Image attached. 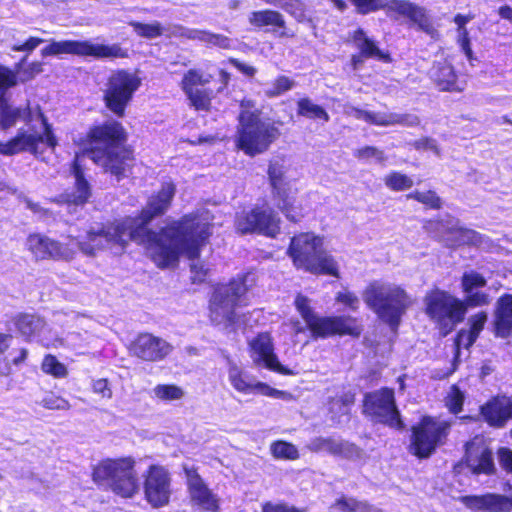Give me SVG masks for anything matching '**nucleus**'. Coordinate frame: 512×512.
Here are the masks:
<instances>
[{
  "mask_svg": "<svg viewBox=\"0 0 512 512\" xmlns=\"http://www.w3.org/2000/svg\"><path fill=\"white\" fill-rule=\"evenodd\" d=\"M210 78L211 75L204 77L200 70L193 68L184 73L180 82V87L189 100L190 106L197 111L208 112L211 110L213 91L208 88H197L207 85Z\"/></svg>",
  "mask_w": 512,
  "mask_h": 512,
  "instance_id": "b1692460",
  "label": "nucleus"
},
{
  "mask_svg": "<svg viewBox=\"0 0 512 512\" xmlns=\"http://www.w3.org/2000/svg\"><path fill=\"white\" fill-rule=\"evenodd\" d=\"M41 370L54 378H65L68 375L67 367L53 354H46L41 363Z\"/></svg>",
  "mask_w": 512,
  "mask_h": 512,
  "instance_id": "c03bdc74",
  "label": "nucleus"
},
{
  "mask_svg": "<svg viewBox=\"0 0 512 512\" xmlns=\"http://www.w3.org/2000/svg\"><path fill=\"white\" fill-rule=\"evenodd\" d=\"M43 57L74 55L79 57H92L94 59L127 58L128 50L119 43L112 45L95 44L90 40H62L51 41L41 50Z\"/></svg>",
  "mask_w": 512,
  "mask_h": 512,
  "instance_id": "dca6fc26",
  "label": "nucleus"
},
{
  "mask_svg": "<svg viewBox=\"0 0 512 512\" xmlns=\"http://www.w3.org/2000/svg\"><path fill=\"white\" fill-rule=\"evenodd\" d=\"M44 40L40 37L31 36L23 43L14 44L11 49L14 52L30 53L36 49Z\"/></svg>",
  "mask_w": 512,
  "mask_h": 512,
  "instance_id": "13d9d810",
  "label": "nucleus"
},
{
  "mask_svg": "<svg viewBox=\"0 0 512 512\" xmlns=\"http://www.w3.org/2000/svg\"><path fill=\"white\" fill-rule=\"evenodd\" d=\"M13 323L26 340H30L39 334L45 326L43 317L35 313L26 312L16 314L13 317Z\"/></svg>",
  "mask_w": 512,
  "mask_h": 512,
  "instance_id": "f704fd0d",
  "label": "nucleus"
},
{
  "mask_svg": "<svg viewBox=\"0 0 512 512\" xmlns=\"http://www.w3.org/2000/svg\"><path fill=\"white\" fill-rule=\"evenodd\" d=\"M295 307L315 340L345 336L358 339L363 334L364 326L359 317L347 314L319 315L310 306L309 299L302 295L296 297Z\"/></svg>",
  "mask_w": 512,
  "mask_h": 512,
  "instance_id": "39448f33",
  "label": "nucleus"
},
{
  "mask_svg": "<svg viewBox=\"0 0 512 512\" xmlns=\"http://www.w3.org/2000/svg\"><path fill=\"white\" fill-rule=\"evenodd\" d=\"M334 506L339 509L341 512H373V505L369 504L366 501H359L355 498H347L345 496H341L336 499Z\"/></svg>",
  "mask_w": 512,
  "mask_h": 512,
  "instance_id": "37998d69",
  "label": "nucleus"
},
{
  "mask_svg": "<svg viewBox=\"0 0 512 512\" xmlns=\"http://www.w3.org/2000/svg\"><path fill=\"white\" fill-rule=\"evenodd\" d=\"M465 394L457 384L450 386L447 395L444 398L445 407L449 413L458 415L463 411Z\"/></svg>",
  "mask_w": 512,
  "mask_h": 512,
  "instance_id": "79ce46f5",
  "label": "nucleus"
},
{
  "mask_svg": "<svg viewBox=\"0 0 512 512\" xmlns=\"http://www.w3.org/2000/svg\"><path fill=\"white\" fill-rule=\"evenodd\" d=\"M262 512H306L305 509L286 502H265L261 506Z\"/></svg>",
  "mask_w": 512,
  "mask_h": 512,
  "instance_id": "5fc2aeb1",
  "label": "nucleus"
},
{
  "mask_svg": "<svg viewBox=\"0 0 512 512\" xmlns=\"http://www.w3.org/2000/svg\"><path fill=\"white\" fill-rule=\"evenodd\" d=\"M335 300L353 311H356L359 308V298L353 292H338L335 296Z\"/></svg>",
  "mask_w": 512,
  "mask_h": 512,
  "instance_id": "6e6d98bb",
  "label": "nucleus"
},
{
  "mask_svg": "<svg viewBox=\"0 0 512 512\" xmlns=\"http://www.w3.org/2000/svg\"><path fill=\"white\" fill-rule=\"evenodd\" d=\"M154 393L162 401L180 400L184 396L183 389L175 384H158L154 387Z\"/></svg>",
  "mask_w": 512,
  "mask_h": 512,
  "instance_id": "de8ad7c7",
  "label": "nucleus"
},
{
  "mask_svg": "<svg viewBox=\"0 0 512 512\" xmlns=\"http://www.w3.org/2000/svg\"><path fill=\"white\" fill-rule=\"evenodd\" d=\"M442 225V219H428L424 222L423 229L427 234L431 235L435 240L440 242L444 241V238L438 235V230Z\"/></svg>",
  "mask_w": 512,
  "mask_h": 512,
  "instance_id": "680f3d73",
  "label": "nucleus"
},
{
  "mask_svg": "<svg viewBox=\"0 0 512 512\" xmlns=\"http://www.w3.org/2000/svg\"><path fill=\"white\" fill-rule=\"evenodd\" d=\"M205 41L222 49H229L231 47V39L222 34L207 33Z\"/></svg>",
  "mask_w": 512,
  "mask_h": 512,
  "instance_id": "e2e57ef3",
  "label": "nucleus"
},
{
  "mask_svg": "<svg viewBox=\"0 0 512 512\" xmlns=\"http://www.w3.org/2000/svg\"><path fill=\"white\" fill-rule=\"evenodd\" d=\"M487 285L486 278L475 270L465 271L460 279L461 290L465 297L462 299L467 308L487 306L491 302L488 293L481 291Z\"/></svg>",
  "mask_w": 512,
  "mask_h": 512,
  "instance_id": "cd10ccee",
  "label": "nucleus"
},
{
  "mask_svg": "<svg viewBox=\"0 0 512 512\" xmlns=\"http://www.w3.org/2000/svg\"><path fill=\"white\" fill-rule=\"evenodd\" d=\"M384 184L389 190L400 192L411 189L414 182L412 178L405 173L391 171L384 177Z\"/></svg>",
  "mask_w": 512,
  "mask_h": 512,
  "instance_id": "a19ab883",
  "label": "nucleus"
},
{
  "mask_svg": "<svg viewBox=\"0 0 512 512\" xmlns=\"http://www.w3.org/2000/svg\"><path fill=\"white\" fill-rule=\"evenodd\" d=\"M408 451L420 460L429 459L437 450L446 445L451 432V422L423 415L411 426Z\"/></svg>",
  "mask_w": 512,
  "mask_h": 512,
  "instance_id": "9b49d317",
  "label": "nucleus"
},
{
  "mask_svg": "<svg viewBox=\"0 0 512 512\" xmlns=\"http://www.w3.org/2000/svg\"><path fill=\"white\" fill-rule=\"evenodd\" d=\"M296 106V113L300 117L322 120L323 122L330 120L328 112L321 105L313 103L308 97L299 98L296 102Z\"/></svg>",
  "mask_w": 512,
  "mask_h": 512,
  "instance_id": "4c0bfd02",
  "label": "nucleus"
},
{
  "mask_svg": "<svg viewBox=\"0 0 512 512\" xmlns=\"http://www.w3.org/2000/svg\"><path fill=\"white\" fill-rule=\"evenodd\" d=\"M382 154L376 147L364 146L356 150L355 156L358 159H368Z\"/></svg>",
  "mask_w": 512,
  "mask_h": 512,
  "instance_id": "774afa93",
  "label": "nucleus"
},
{
  "mask_svg": "<svg viewBox=\"0 0 512 512\" xmlns=\"http://www.w3.org/2000/svg\"><path fill=\"white\" fill-rule=\"evenodd\" d=\"M248 350L254 364H263L265 368L289 375L291 371L283 366L274 352L273 337L269 331L258 332L249 342Z\"/></svg>",
  "mask_w": 512,
  "mask_h": 512,
  "instance_id": "a878e982",
  "label": "nucleus"
},
{
  "mask_svg": "<svg viewBox=\"0 0 512 512\" xmlns=\"http://www.w3.org/2000/svg\"><path fill=\"white\" fill-rule=\"evenodd\" d=\"M323 244V237L313 232H300L290 239L286 253L297 270L339 279L338 262Z\"/></svg>",
  "mask_w": 512,
  "mask_h": 512,
  "instance_id": "20e7f679",
  "label": "nucleus"
},
{
  "mask_svg": "<svg viewBox=\"0 0 512 512\" xmlns=\"http://www.w3.org/2000/svg\"><path fill=\"white\" fill-rule=\"evenodd\" d=\"M475 18V14L469 12L468 14L458 13L454 15L453 22L456 25L457 33H466L469 32L466 25Z\"/></svg>",
  "mask_w": 512,
  "mask_h": 512,
  "instance_id": "0e129e2a",
  "label": "nucleus"
},
{
  "mask_svg": "<svg viewBox=\"0 0 512 512\" xmlns=\"http://www.w3.org/2000/svg\"><path fill=\"white\" fill-rule=\"evenodd\" d=\"M479 413L484 421L493 428H503L510 420L508 398L494 396L479 408Z\"/></svg>",
  "mask_w": 512,
  "mask_h": 512,
  "instance_id": "c85d7f7f",
  "label": "nucleus"
},
{
  "mask_svg": "<svg viewBox=\"0 0 512 512\" xmlns=\"http://www.w3.org/2000/svg\"><path fill=\"white\" fill-rule=\"evenodd\" d=\"M228 379L234 390L241 394L260 393L268 397L283 400L292 398V395L289 392L273 388L265 382H254L252 376L236 365H232L229 368Z\"/></svg>",
  "mask_w": 512,
  "mask_h": 512,
  "instance_id": "bb28decb",
  "label": "nucleus"
},
{
  "mask_svg": "<svg viewBox=\"0 0 512 512\" xmlns=\"http://www.w3.org/2000/svg\"><path fill=\"white\" fill-rule=\"evenodd\" d=\"M431 79L441 92H462L464 87L458 83L454 67L447 61L437 62L433 66Z\"/></svg>",
  "mask_w": 512,
  "mask_h": 512,
  "instance_id": "2f4dec72",
  "label": "nucleus"
},
{
  "mask_svg": "<svg viewBox=\"0 0 512 512\" xmlns=\"http://www.w3.org/2000/svg\"><path fill=\"white\" fill-rule=\"evenodd\" d=\"M423 303L424 313L443 337L452 333L464 321L468 311L461 298L440 288L427 291Z\"/></svg>",
  "mask_w": 512,
  "mask_h": 512,
  "instance_id": "1a4fd4ad",
  "label": "nucleus"
},
{
  "mask_svg": "<svg viewBox=\"0 0 512 512\" xmlns=\"http://www.w3.org/2000/svg\"><path fill=\"white\" fill-rule=\"evenodd\" d=\"M493 326L496 336L507 338L511 335L512 294L504 293L497 299Z\"/></svg>",
  "mask_w": 512,
  "mask_h": 512,
  "instance_id": "c756f323",
  "label": "nucleus"
},
{
  "mask_svg": "<svg viewBox=\"0 0 512 512\" xmlns=\"http://www.w3.org/2000/svg\"><path fill=\"white\" fill-rule=\"evenodd\" d=\"M187 491L191 502L208 512H218L220 509L217 496L209 489L195 466L183 465Z\"/></svg>",
  "mask_w": 512,
  "mask_h": 512,
  "instance_id": "393cba45",
  "label": "nucleus"
},
{
  "mask_svg": "<svg viewBox=\"0 0 512 512\" xmlns=\"http://www.w3.org/2000/svg\"><path fill=\"white\" fill-rule=\"evenodd\" d=\"M129 242H135V239L126 220L121 218L101 223L97 229L90 228L77 246L86 256H95L98 251L108 247L125 249Z\"/></svg>",
  "mask_w": 512,
  "mask_h": 512,
  "instance_id": "4468645a",
  "label": "nucleus"
},
{
  "mask_svg": "<svg viewBox=\"0 0 512 512\" xmlns=\"http://www.w3.org/2000/svg\"><path fill=\"white\" fill-rule=\"evenodd\" d=\"M272 455L277 459L296 460L299 452L296 446L290 442L278 440L271 445Z\"/></svg>",
  "mask_w": 512,
  "mask_h": 512,
  "instance_id": "a18cd8bd",
  "label": "nucleus"
},
{
  "mask_svg": "<svg viewBox=\"0 0 512 512\" xmlns=\"http://www.w3.org/2000/svg\"><path fill=\"white\" fill-rule=\"evenodd\" d=\"M234 227L240 235L257 234L276 239L281 233V219L271 207L254 205L236 214Z\"/></svg>",
  "mask_w": 512,
  "mask_h": 512,
  "instance_id": "f3484780",
  "label": "nucleus"
},
{
  "mask_svg": "<svg viewBox=\"0 0 512 512\" xmlns=\"http://www.w3.org/2000/svg\"><path fill=\"white\" fill-rule=\"evenodd\" d=\"M171 475L168 469L160 464H151L143 475V491L145 500L153 508L167 506L170 502Z\"/></svg>",
  "mask_w": 512,
  "mask_h": 512,
  "instance_id": "aec40b11",
  "label": "nucleus"
},
{
  "mask_svg": "<svg viewBox=\"0 0 512 512\" xmlns=\"http://www.w3.org/2000/svg\"><path fill=\"white\" fill-rule=\"evenodd\" d=\"M176 193L175 184L165 182L134 216L124 219L130 227L135 243L143 246L150 259L159 269L178 265L182 255L189 260L198 259L202 249L212 235L211 225L201 220L196 213H187L160 227L157 231L149 224L164 215L172 204Z\"/></svg>",
  "mask_w": 512,
  "mask_h": 512,
  "instance_id": "f257e3e1",
  "label": "nucleus"
},
{
  "mask_svg": "<svg viewBox=\"0 0 512 512\" xmlns=\"http://www.w3.org/2000/svg\"><path fill=\"white\" fill-rule=\"evenodd\" d=\"M497 456L500 466L507 473L512 474V449L508 447H499Z\"/></svg>",
  "mask_w": 512,
  "mask_h": 512,
  "instance_id": "4d7b16f0",
  "label": "nucleus"
},
{
  "mask_svg": "<svg viewBox=\"0 0 512 512\" xmlns=\"http://www.w3.org/2000/svg\"><path fill=\"white\" fill-rule=\"evenodd\" d=\"M488 320V315L485 311H479L468 319V329H466L471 335L479 338L483 331L485 324Z\"/></svg>",
  "mask_w": 512,
  "mask_h": 512,
  "instance_id": "3c124183",
  "label": "nucleus"
},
{
  "mask_svg": "<svg viewBox=\"0 0 512 512\" xmlns=\"http://www.w3.org/2000/svg\"><path fill=\"white\" fill-rule=\"evenodd\" d=\"M312 449L316 452H327L334 456H342L347 451L346 444L332 437H318L312 442Z\"/></svg>",
  "mask_w": 512,
  "mask_h": 512,
  "instance_id": "ea45409f",
  "label": "nucleus"
},
{
  "mask_svg": "<svg viewBox=\"0 0 512 512\" xmlns=\"http://www.w3.org/2000/svg\"><path fill=\"white\" fill-rule=\"evenodd\" d=\"M457 44L459 45L461 51L465 54L466 58L469 61L474 59L469 32L459 33L457 35Z\"/></svg>",
  "mask_w": 512,
  "mask_h": 512,
  "instance_id": "052dcab7",
  "label": "nucleus"
},
{
  "mask_svg": "<svg viewBox=\"0 0 512 512\" xmlns=\"http://www.w3.org/2000/svg\"><path fill=\"white\" fill-rule=\"evenodd\" d=\"M26 249L36 261H71L76 255V250L69 244L38 232L27 236Z\"/></svg>",
  "mask_w": 512,
  "mask_h": 512,
  "instance_id": "412c9836",
  "label": "nucleus"
},
{
  "mask_svg": "<svg viewBox=\"0 0 512 512\" xmlns=\"http://www.w3.org/2000/svg\"><path fill=\"white\" fill-rule=\"evenodd\" d=\"M37 118L42 124V133L28 134L25 131H18L6 142L0 141V155L13 156L25 151L37 156L40 154L39 144H45L51 150L58 145L57 137L54 134L52 125L41 109L37 111Z\"/></svg>",
  "mask_w": 512,
  "mask_h": 512,
  "instance_id": "a211bd4d",
  "label": "nucleus"
},
{
  "mask_svg": "<svg viewBox=\"0 0 512 512\" xmlns=\"http://www.w3.org/2000/svg\"><path fill=\"white\" fill-rule=\"evenodd\" d=\"M41 405L49 410H68L70 408V403L66 399L55 394L45 396Z\"/></svg>",
  "mask_w": 512,
  "mask_h": 512,
  "instance_id": "864d4df0",
  "label": "nucleus"
},
{
  "mask_svg": "<svg viewBox=\"0 0 512 512\" xmlns=\"http://www.w3.org/2000/svg\"><path fill=\"white\" fill-rule=\"evenodd\" d=\"M18 83L17 72L0 64V100L6 98L8 90Z\"/></svg>",
  "mask_w": 512,
  "mask_h": 512,
  "instance_id": "09e8293b",
  "label": "nucleus"
},
{
  "mask_svg": "<svg viewBox=\"0 0 512 512\" xmlns=\"http://www.w3.org/2000/svg\"><path fill=\"white\" fill-rule=\"evenodd\" d=\"M92 390L94 393L100 395L102 398L110 399L113 395L107 378H100L94 380L92 383Z\"/></svg>",
  "mask_w": 512,
  "mask_h": 512,
  "instance_id": "bf43d9fd",
  "label": "nucleus"
},
{
  "mask_svg": "<svg viewBox=\"0 0 512 512\" xmlns=\"http://www.w3.org/2000/svg\"><path fill=\"white\" fill-rule=\"evenodd\" d=\"M249 23L256 28L273 26L278 29H285L286 27L283 15L280 12L271 9L251 12L249 15Z\"/></svg>",
  "mask_w": 512,
  "mask_h": 512,
  "instance_id": "e433bc0d",
  "label": "nucleus"
},
{
  "mask_svg": "<svg viewBox=\"0 0 512 512\" xmlns=\"http://www.w3.org/2000/svg\"><path fill=\"white\" fill-rule=\"evenodd\" d=\"M247 274H238L227 283L217 284L211 294L208 310L212 324L224 323L226 327H235L239 323L236 308L248 292Z\"/></svg>",
  "mask_w": 512,
  "mask_h": 512,
  "instance_id": "9d476101",
  "label": "nucleus"
},
{
  "mask_svg": "<svg viewBox=\"0 0 512 512\" xmlns=\"http://www.w3.org/2000/svg\"><path fill=\"white\" fill-rule=\"evenodd\" d=\"M362 413L372 422L395 430H402L405 427L396 403L394 389L391 387L385 386L366 392L362 399Z\"/></svg>",
  "mask_w": 512,
  "mask_h": 512,
  "instance_id": "2eb2a0df",
  "label": "nucleus"
},
{
  "mask_svg": "<svg viewBox=\"0 0 512 512\" xmlns=\"http://www.w3.org/2000/svg\"><path fill=\"white\" fill-rule=\"evenodd\" d=\"M477 341V338L473 335H471L466 329H460L454 338V346L456 350V357H458L461 348L470 349L475 342Z\"/></svg>",
  "mask_w": 512,
  "mask_h": 512,
  "instance_id": "603ef678",
  "label": "nucleus"
},
{
  "mask_svg": "<svg viewBox=\"0 0 512 512\" xmlns=\"http://www.w3.org/2000/svg\"><path fill=\"white\" fill-rule=\"evenodd\" d=\"M141 84V78L136 73L127 69L112 71L102 90L105 108L117 118H123Z\"/></svg>",
  "mask_w": 512,
  "mask_h": 512,
  "instance_id": "ddd939ff",
  "label": "nucleus"
},
{
  "mask_svg": "<svg viewBox=\"0 0 512 512\" xmlns=\"http://www.w3.org/2000/svg\"><path fill=\"white\" fill-rule=\"evenodd\" d=\"M360 15H368L385 10L394 19L407 21L410 27H416L430 37L438 35L427 9L409 0H350Z\"/></svg>",
  "mask_w": 512,
  "mask_h": 512,
  "instance_id": "6e6552de",
  "label": "nucleus"
},
{
  "mask_svg": "<svg viewBox=\"0 0 512 512\" xmlns=\"http://www.w3.org/2000/svg\"><path fill=\"white\" fill-rule=\"evenodd\" d=\"M406 199L414 200L429 210H440L443 207V200L435 190L426 191L413 190L406 194Z\"/></svg>",
  "mask_w": 512,
  "mask_h": 512,
  "instance_id": "58836bf2",
  "label": "nucleus"
},
{
  "mask_svg": "<svg viewBox=\"0 0 512 512\" xmlns=\"http://www.w3.org/2000/svg\"><path fill=\"white\" fill-rule=\"evenodd\" d=\"M446 234L444 242L446 247L451 249L463 246L479 247L483 243V236L467 227L452 226L446 229Z\"/></svg>",
  "mask_w": 512,
  "mask_h": 512,
  "instance_id": "473e14b6",
  "label": "nucleus"
},
{
  "mask_svg": "<svg viewBox=\"0 0 512 512\" xmlns=\"http://www.w3.org/2000/svg\"><path fill=\"white\" fill-rule=\"evenodd\" d=\"M346 42L352 44L357 50V52L350 57V65L354 70L361 67L365 60L368 59H373L385 64H389L393 61L391 53L388 50L381 49L379 42L370 37L361 27L350 32Z\"/></svg>",
  "mask_w": 512,
  "mask_h": 512,
  "instance_id": "4be33fe9",
  "label": "nucleus"
},
{
  "mask_svg": "<svg viewBox=\"0 0 512 512\" xmlns=\"http://www.w3.org/2000/svg\"><path fill=\"white\" fill-rule=\"evenodd\" d=\"M364 301L394 331L398 329L403 315L412 305L410 296L401 286L376 282L366 288Z\"/></svg>",
  "mask_w": 512,
  "mask_h": 512,
  "instance_id": "0eeeda50",
  "label": "nucleus"
},
{
  "mask_svg": "<svg viewBox=\"0 0 512 512\" xmlns=\"http://www.w3.org/2000/svg\"><path fill=\"white\" fill-rule=\"evenodd\" d=\"M271 198L275 207L283 214L286 220L298 224L305 217V209L297 200L299 188L288 179L285 171L275 164L267 169Z\"/></svg>",
  "mask_w": 512,
  "mask_h": 512,
  "instance_id": "f8f14e48",
  "label": "nucleus"
},
{
  "mask_svg": "<svg viewBox=\"0 0 512 512\" xmlns=\"http://www.w3.org/2000/svg\"><path fill=\"white\" fill-rule=\"evenodd\" d=\"M128 355L140 362L157 363L165 360L173 351V346L151 332H138L125 345Z\"/></svg>",
  "mask_w": 512,
  "mask_h": 512,
  "instance_id": "6ab92c4d",
  "label": "nucleus"
},
{
  "mask_svg": "<svg viewBox=\"0 0 512 512\" xmlns=\"http://www.w3.org/2000/svg\"><path fill=\"white\" fill-rule=\"evenodd\" d=\"M240 106L235 147L249 157L265 153L281 135L276 122L262 119L261 111L251 100H242Z\"/></svg>",
  "mask_w": 512,
  "mask_h": 512,
  "instance_id": "7ed1b4c3",
  "label": "nucleus"
},
{
  "mask_svg": "<svg viewBox=\"0 0 512 512\" xmlns=\"http://www.w3.org/2000/svg\"><path fill=\"white\" fill-rule=\"evenodd\" d=\"M463 462L476 476H493L497 473L493 450L481 435L474 436L464 444Z\"/></svg>",
  "mask_w": 512,
  "mask_h": 512,
  "instance_id": "5701e85b",
  "label": "nucleus"
},
{
  "mask_svg": "<svg viewBox=\"0 0 512 512\" xmlns=\"http://www.w3.org/2000/svg\"><path fill=\"white\" fill-rule=\"evenodd\" d=\"M129 25L138 36L143 38L153 39L163 34V27L158 22L141 23L138 21H132Z\"/></svg>",
  "mask_w": 512,
  "mask_h": 512,
  "instance_id": "49530a36",
  "label": "nucleus"
},
{
  "mask_svg": "<svg viewBox=\"0 0 512 512\" xmlns=\"http://www.w3.org/2000/svg\"><path fill=\"white\" fill-rule=\"evenodd\" d=\"M227 63L231 64L233 67L248 77H253L257 72L255 67L247 65L234 57H229L227 59Z\"/></svg>",
  "mask_w": 512,
  "mask_h": 512,
  "instance_id": "69168bd1",
  "label": "nucleus"
},
{
  "mask_svg": "<svg viewBox=\"0 0 512 512\" xmlns=\"http://www.w3.org/2000/svg\"><path fill=\"white\" fill-rule=\"evenodd\" d=\"M294 85L295 82L292 79L285 75H279L274 79L272 88L266 94L268 97H277L291 90Z\"/></svg>",
  "mask_w": 512,
  "mask_h": 512,
  "instance_id": "8fccbe9b",
  "label": "nucleus"
},
{
  "mask_svg": "<svg viewBox=\"0 0 512 512\" xmlns=\"http://www.w3.org/2000/svg\"><path fill=\"white\" fill-rule=\"evenodd\" d=\"M23 119L26 123L33 120L32 110L27 107L21 109L19 107L12 106L6 98L0 100V129L7 131L16 125V123Z\"/></svg>",
  "mask_w": 512,
  "mask_h": 512,
  "instance_id": "72a5a7b5",
  "label": "nucleus"
},
{
  "mask_svg": "<svg viewBox=\"0 0 512 512\" xmlns=\"http://www.w3.org/2000/svg\"><path fill=\"white\" fill-rule=\"evenodd\" d=\"M43 70L41 62H32L22 71L21 81L26 82L33 79Z\"/></svg>",
  "mask_w": 512,
  "mask_h": 512,
  "instance_id": "338daca9",
  "label": "nucleus"
},
{
  "mask_svg": "<svg viewBox=\"0 0 512 512\" xmlns=\"http://www.w3.org/2000/svg\"><path fill=\"white\" fill-rule=\"evenodd\" d=\"M75 145L79 153H76L70 165L71 174L75 178L74 190L63 195V201L68 205L83 206L92 195L80 156L89 158L103 173L115 177L117 181L127 177L134 166L135 151L128 144V132L116 119L90 125L75 141Z\"/></svg>",
  "mask_w": 512,
  "mask_h": 512,
  "instance_id": "f03ea898",
  "label": "nucleus"
},
{
  "mask_svg": "<svg viewBox=\"0 0 512 512\" xmlns=\"http://www.w3.org/2000/svg\"><path fill=\"white\" fill-rule=\"evenodd\" d=\"M132 456L103 458L91 470L92 481L121 498H132L139 491V479Z\"/></svg>",
  "mask_w": 512,
  "mask_h": 512,
  "instance_id": "423d86ee",
  "label": "nucleus"
},
{
  "mask_svg": "<svg viewBox=\"0 0 512 512\" xmlns=\"http://www.w3.org/2000/svg\"><path fill=\"white\" fill-rule=\"evenodd\" d=\"M493 326L496 336L507 338L511 335L512 294L504 293L497 299Z\"/></svg>",
  "mask_w": 512,
  "mask_h": 512,
  "instance_id": "7c9ffc66",
  "label": "nucleus"
},
{
  "mask_svg": "<svg viewBox=\"0 0 512 512\" xmlns=\"http://www.w3.org/2000/svg\"><path fill=\"white\" fill-rule=\"evenodd\" d=\"M352 111L357 119L363 120L369 124L376 126H392L397 124H404L407 116L395 113L379 114L371 111L363 110L361 108L353 107Z\"/></svg>",
  "mask_w": 512,
  "mask_h": 512,
  "instance_id": "c9c22d12",
  "label": "nucleus"
}]
</instances>
